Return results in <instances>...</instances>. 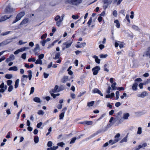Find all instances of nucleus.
<instances>
[{"label":"nucleus","instance_id":"obj_1","mask_svg":"<svg viewBox=\"0 0 150 150\" xmlns=\"http://www.w3.org/2000/svg\"><path fill=\"white\" fill-rule=\"evenodd\" d=\"M83 0H68V2L72 5L78 6L82 2Z\"/></svg>","mask_w":150,"mask_h":150},{"label":"nucleus","instance_id":"obj_2","mask_svg":"<svg viewBox=\"0 0 150 150\" xmlns=\"http://www.w3.org/2000/svg\"><path fill=\"white\" fill-rule=\"evenodd\" d=\"M25 14V12L23 11H21L18 13L16 16L15 19L12 22V23H14L20 20L21 18Z\"/></svg>","mask_w":150,"mask_h":150},{"label":"nucleus","instance_id":"obj_3","mask_svg":"<svg viewBox=\"0 0 150 150\" xmlns=\"http://www.w3.org/2000/svg\"><path fill=\"white\" fill-rule=\"evenodd\" d=\"M14 11V9L9 5L7 6L4 10V11L6 13H11Z\"/></svg>","mask_w":150,"mask_h":150},{"label":"nucleus","instance_id":"obj_4","mask_svg":"<svg viewBox=\"0 0 150 150\" xmlns=\"http://www.w3.org/2000/svg\"><path fill=\"white\" fill-rule=\"evenodd\" d=\"M28 78L27 75H23L21 79V84L23 86H24L25 84L27 82V79Z\"/></svg>","mask_w":150,"mask_h":150},{"label":"nucleus","instance_id":"obj_5","mask_svg":"<svg viewBox=\"0 0 150 150\" xmlns=\"http://www.w3.org/2000/svg\"><path fill=\"white\" fill-rule=\"evenodd\" d=\"M100 70V67L99 66H96L94 67L92 69L93 74L94 75H97Z\"/></svg>","mask_w":150,"mask_h":150},{"label":"nucleus","instance_id":"obj_6","mask_svg":"<svg viewBox=\"0 0 150 150\" xmlns=\"http://www.w3.org/2000/svg\"><path fill=\"white\" fill-rule=\"evenodd\" d=\"M124 44L123 42H121L117 41V42H115V47H117L119 46L120 48H122L124 47Z\"/></svg>","mask_w":150,"mask_h":150},{"label":"nucleus","instance_id":"obj_7","mask_svg":"<svg viewBox=\"0 0 150 150\" xmlns=\"http://www.w3.org/2000/svg\"><path fill=\"white\" fill-rule=\"evenodd\" d=\"M63 90V89H61V87L59 88V86L57 85H56L53 89L50 91L53 92V93L58 92L59 91Z\"/></svg>","mask_w":150,"mask_h":150},{"label":"nucleus","instance_id":"obj_8","mask_svg":"<svg viewBox=\"0 0 150 150\" xmlns=\"http://www.w3.org/2000/svg\"><path fill=\"white\" fill-rule=\"evenodd\" d=\"M73 42V40H70L69 41H67L63 43V45L65 46L66 48L69 47L71 45Z\"/></svg>","mask_w":150,"mask_h":150},{"label":"nucleus","instance_id":"obj_9","mask_svg":"<svg viewBox=\"0 0 150 150\" xmlns=\"http://www.w3.org/2000/svg\"><path fill=\"white\" fill-rule=\"evenodd\" d=\"M12 16V15H10L9 17H8L7 16L4 15L2 16L0 19V22L4 21L7 19L11 17Z\"/></svg>","mask_w":150,"mask_h":150},{"label":"nucleus","instance_id":"obj_10","mask_svg":"<svg viewBox=\"0 0 150 150\" xmlns=\"http://www.w3.org/2000/svg\"><path fill=\"white\" fill-rule=\"evenodd\" d=\"M11 41V40H7L6 41H4L0 43V47L6 45L8 43H10Z\"/></svg>","mask_w":150,"mask_h":150},{"label":"nucleus","instance_id":"obj_11","mask_svg":"<svg viewBox=\"0 0 150 150\" xmlns=\"http://www.w3.org/2000/svg\"><path fill=\"white\" fill-rule=\"evenodd\" d=\"M93 92L94 93H98V94H100L101 96H103V94L101 92V91L99 90H98V89L97 88H94L93 90Z\"/></svg>","mask_w":150,"mask_h":150},{"label":"nucleus","instance_id":"obj_12","mask_svg":"<svg viewBox=\"0 0 150 150\" xmlns=\"http://www.w3.org/2000/svg\"><path fill=\"white\" fill-rule=\"evenodd\" d=\"M29 19L28 18H26L23 19L20 25H25L28 23Z\"/></svg>","mask_w":150,"mask_h":150},{"label":"nucleus","instance_id":"obj_13","mask_svg":"<svg viewBox=\"0 0 150 150\" xmlns=\"http://www.w3.org/2000/svg\"><path fill=\"white\" fill-rule=\"evenodd\" d=\"M122 113V111H119L118 113L117 114V116L116 118H115L114 120V122H116V121L118 120L119 118H120L121 117V115Z\"/></svg>","mask_w":150,"mask_h":150},{"label":"nucleus","instance_id":"obj_14","mask_svg":"<svg viewBox=\"0 0 150 150\" xmlns=\"http://www.w3.org/2000/svg\"><path fill=\"white\" fill-rule=\"evenodd\" d=\"M147 95V93L146 91L143 92L141 94L138 95V96L141 98H144Z\"/></svg>","mask_w":150,"mask_h":150},{"label":"nucleus","instance_id":"obj_15","mask_svg":"<svg viewBox=\"0 0 150 150\" xmlns=\"http://www.w3.org/2000/svg\"><path fill=\"white\" fill-rule=\"evenodd\" d=\"M138 84V83H135L133 84L132 86V88L134 91H135L137 89V87Z\"/></svg>","mask_w":150,"mask_h":150},{"label":"nucleus","instance_id":"obj_16","mask_svg":"<svg viewBox=\"0 0 150 150\" xmlns=\"http://www.w3.org/2000/svg\"><path fill=\"white\" fill-rule=\"evenodd\" d=\"M93 58L95 59V62L98 63L99 64L100 63V59H98V57L96 55H94L92 57Z\"/></svg>","mask_w":150,"mask_h":150},{"label":"nucleus","instance_id":"obj_17","mask_svg":"<svg viewBox=\"0 0 150 150\" xmlns=\"http://www.w3.org/2000/svg\"><path fill=\"white\" fill-rule=\"evenodd\" d=\"M128 134L123 139H122L120 142V143L123 142H126L127 141Z\"/></svg>","mask_w":150,"mask_h":150},{"label":"nucleus","instance_id":"obj_18","mask_svg":"<svg viewBox=\"0 0 150 150\" xmlns=\"http://www.w3.org/2000/svg\"><path fill=\"white\" fill-rule=\"evenodd\" d=\"M68 77L67 76H64L62 79V83H64L68 81Z\"/></svg>","mask_w":150,"mask_h":150},{"label":"nucleus","instance_id":"obj_19","mask_svg":"<svg viewBox=\"0 0 150 150\" xmlns=\"http://www.w3.org/2000/svg\"><path fill=\"white\" fill-rule=\"evenodd\" d=\"M60 54V52H58L56 53L55 55V57L53 58L54 59H59Z\"/></svg>","mask_w":150,"mask_h":150},{"label":"nucleus","instance_id":"obj_20","mask_svg":"<svg viewBox=\"0 0 150 150\" xmlns=\"http://www.w3.org/2000/svg\"><path fill=\"white\" fill-rule=\"evenodd\" d=\"M114 22L116 24V26L117 28H119L120 26V24L119 22V21L118 20H116L114 21Z\"/></svg>","mask_w":150,"mask_h":150},{"label":"nucleus","instance_id":"obj_21","mask_svg":"<svg viewBox=\"0 0 150 150\" xmlns=\"http://www.w3.org/2000/svg\"><path fill=\"white\" fill-rule=\"evenodd\" d=\"M129 116V114L128 113H124L123 115V118L125 120L128 119V117Z\"/></svg>","mask_w":150,"mask_h":150},{"label":"nucleus","instance_id":"obj_22","mask_svg":"<svg viewBox=\"0 0 150 150\" xmlns=\"http://www.w3.org/2000/svg\"><path fill=\"white\" fill-rule=\"evenodd\" d=\"M40 51V48L39 45L38 44H37L35 45V47L34 49V51Z\"/></svg>","mask_w":150,"mask_h":150},{"label":"nucleus","instance_id":"obj_23","mask_svg":"<svg viewBox=\"0 0 150 150\" xmlns=\"http://www.w3.org/2000/svg\"><path fill=\"white\" fill-rule=\"evenodd\" d=\"M19 82V79H17L16 80V81H15V85H14V87H15V88H16L18 87Z\"/></svg>","mask_w":150,"mask_h":150},{"label":"nucleus","instance_id":"obj_24","mask_svg":"<svg viewBox=\"0 0 150 150\" xmlns=\"http://www.w3.org/2000/svg\"><path fill=\"white\" fill-rule=\"evenodd\" d=\"M8 70L9 71L13 70L14 71H17L18 70L17 67L16 66H14L10 67Z\"/></svg>","mask_w":150,"mask_h":150},{"label":"nucleus","instance_id":"obj_25","mask_svg":"<svg viewBox=\"0 0 150 150\" xmlns=\"http://www.w3.org/2000/svg\"><path fill=\"white\" fill-rule=\"evenodd\" d=\"M113 1V3L114 4H116L117 5H119L121 2L122 1V0H119L117 1V0H112Z\"/></svg>","mask_w":150,"mask_h":150},{"label":"nucleus","instance_id":"obj_26","mask_svg":"<svg viewBox=\"0 0 150 150\" xmlns=\"http://www.w3.org/2000/svg\"><path fill=\"white\" fill-rule=\"evenodd\" d=\"M94 103L95 102L94 101L88 102L87 103V105L88 107L92 106L94 104Z\"/></svg>","mask_w":150,"mask_h":150},{"label":"nucleus","instance_id":"obj_27","mask_svg":"<svg viewBox=\"0 0 150 150\" xmlns=\"http://www.w3.org/2000/svg\"><path fill=\"white\" fill-rule=\"evenodd\" d=\"M116 84L117 83L115 82H114L112 84L111 87H112V89L113 90H115L117 89V87L115 86Z\"/></svg>","mask_w":150,"mask_h":150},{"label":"nucleus","instance_id":"obj_28","mask_svg":"<svg viewBox=\"0 0 150 150\" xmlns=\"http://www.w3.org/2000/svg\"><path fill=\"white\" fill-rule=\"evenodd\" d=\"M1 30H0V35H3V36L7 35V34H8L10 32H11L10 31H6V32H5L4 33H1Z\"/></svg>","mask_w":150,"mask_h":150},{"label":"nucleus","instance_id":"obj_29","mask_svg":"<svg viewBox=\"0 0 150 150\" xmlns=\"http://www.w3.org/2000/svg\"><path fill=\"white\" fill-rule=\"evenodd\" d=\"M34 101L37 103H40V99L38 97H35L33 99Z\"/></svg>","mask_w":150,"mask_h":150},{"label":"nucleus","instance_id":"obj_30","mask_svg":"<svg viewBox=\"0 0 150 150\" xmlns=\"http://www.w3.org/2000/svg\"><path fill=\"white\" fill-rule=\"evenodd\" d=\"M35 63L36 64H42V62L41 60L39 59H37L35 62Z\"/></svg>","mask_w":150,"mask_h":150},{"label":"nucleus","instance_id":"obj_31","mask_svg":"<svg viewBox=\"0 0 150 150\" xmlns=\"http://www.w3.org/2000/svg\"><path fill=\"white\" fill-rule=\"evenodd\" d=\"M76 139L77 138L76 137H73L71 139L69 144H71L74 143L75 141L76 140Z\"/></svg>","mask_w":150,"mask_h":150},{"label":"nucleus","instance_id":"obj_32","mask_svg":"<svg viewBox=\"0 0 150 150\" xmlns=\"http://www.w3.org/2000/svg\"><path fill=\"white\" fill-rule=\"evenodd\" d=\"M12 77V75L11 74H6L5 75V77L7 79H11Z\"/></svg>","mask_w":150,"mask_h":150},{"label":"nucleus","instance_id":"obj_33","mask_svg":"<svg viewBox=\"0 0 150 150\" xmlns=\"http://www.w3.org/2000/svg\"><path fill=\"white\" fill-rule=\"evenodd\" d=\"M34 140L35 143H37L39 141V137L38 136H35Z\"/></svg>","mask_w":150,"mask_h":150},{"label":"nucleus","instance_id":"obj_34","mask_svg":"<svg viewBox=\"0 0 150 150\" xmlns=\"http://www.w3.org/2000/svg\"><path fill=\"white\" fill-rule=\"evenodd\" d=\"M103 1L104 4H110L111 3L110 0H103Z\"/></svg>","mask_w":150,"mask_h":150},{"label":"nucleus","instance_id":"obj_35","mask_svg":"<svg viewBox=\"0 0 150 150\" xmlns=\"http://www.w3.org/2000/svg\"><path fill=\"white\" fill-rule=\"evenodd\" d=\"M64 112H62L59 115V119H62L64 116Z\"/></svg>","mask_w":150,"mask_h":150},{"label":"nucleus","instance_id":"obj_36","mask_svg":"<svg viewBox=\"0 0 150 150\" xmlns=\"http://www.w3.org/2000/svg\"><path fill=\"white\" fill-rule=\"evenodd\" d=\"M142 133V128L141 127H139L138 128L137 134H140Z\"/></svg>","mask_w":150,"mask_h":150},{"label":"nucleus","instance_id":"obj_37","mask_svg":"<svg viewBox=\"0 0 150 150\" xmlns=\"http://www.w3.org/2000/svg\"><path fill=\"white\" fill-rule=\"evenodd\" d=\"M96 136V135L94 133L93 134H92L91 135H90V136L88 137V138H87L86 139L87 140H88L92 138L93 137Z\"/></svg>","mask_w":150,"mask_h":150},{"label":"nucleus","instance_id":"obj_38","mask_svg":"<svg viewBox=\"0 0 150 150\" xmlns=\"http://www.w3.org/2000/svg\"><path fill=\"white\" fill-rule=\"evenodd\" d=\"M107 66H108L107 64H105L104 65V71H106L107 72H108L109 71V70L107 69V67H108Z\"/></svg>","mask_w":150,"mask_h":150},{"label":"nucleus","instance_id":"obj_39","mask_svg":"<svg viewBox=\"0 0 150 150\" xmlns=\"http://www.w3.org/2000/svg\"><path fill=\"white\" fill-rule=\"evenodd\" d=\"M28 49V47H24L21 48L18 50L20 52H22L24 50H25L26 49Z\"/></svg>","mask_w":150,"mask_h":150},{"label":"nucleus","instance_id":"obj_40","mask_svg":"<svg viewBox=\"0 0 150 150\" xmlns=\"http://www.w3.org/2000/svg\"><path fill=\"white\" fill-rule=\"evenodd\" d=\"M85 123L87 125H91L93 123V122L91 121H86L85 122Z\"/></svg>","mask_w":150,"mask_h":150},{"label":"nucleus","instance_id":"obj_41","mask_svg":"<svg viewBox=\"0 0 150 150\" xmlns=\"http://www.w3.org/2000/svg\"><path fill=\"white\" fill-rule=\"evenodd\" d=\"M12 83V81L11 80H8L7 81V83L8 86H11Z\"/></svg>","mask_w":150,"mask_h":150},{"label":"nucleus","instance_id":"obj_42","mask_svg":"<svg viewBox=\"0 0 150 150\" xmlns=\"http://www.w3.org/2000/svg\"><path fill=\"white\" fill-rule=\"evenodd\" d=\"M72 18L74 19H77L79 18V16L78 15H73Z\"/></svg>","mask_w":150,"mask_h":150},{"label":"nucleus","instance_id":"obj_43","mask_svg":"<svg viewBox=\"0 0 150 150\" xmlns=\"http://www.w3.org/2000/svg\"><path fill=\"white\" fill-rule=\"evenodd\" d=\"M64 144L62 142L58 143L57 144V145L58 146H60L61 147H63L64 146Z\"/></svg>","mask_w":150,"mask_h":150},{"label":"nucleus","instance_id":"obj_44","mask_svg":"<svg viewBox=\"0 0 150 150\" xmlns=\"http://www.w3.org/2000/svg\"><path fill=\"white\" fill-rule=\"evenodd\" d=\"M35 59L33 58H30L28 60V62H31V61L35 62Z\"/></svg>","mask_w":150,"mask_h":150},{"label":"nucleus","instance_id":"obj_45","mask_svg":"<svg viewBox=\"0 0 150 150\" xmlns=\"http://www.w3.org/2000/svg\"><path fill=\"white\" fill-rule=\"evenodd\" d=\"M13 89V86H10L8 89V91L9 92H11L12 91Z\"/></svg>","mask_w":150,"mask_h":150},{"label":"nucleus","instance_id":"obj_46","mask_svg":"<svg viewBox=\"0 0 150 150\" xmlns=\"http://www.w3.org/2000/svg\"><path fill=\"white\" fill-rule=\"evenodd\" d=\"M142 81V80L140 78H137L134 80L135 83H138L137 82H141Z\"/></svg>","mask_w":150,"mask_h":150},{"label":"nucleus","instance_id":"obj_47","mask_svg":"<svg viewBox=\"0 0 150 150\" xmlns=\"http://www.w3.org/2000/svg\"><path fill=\"white\" fill-rule=\"evenodd\" d=\"M52 142L50 141H49L47 144V146L48 147H51L52 146Z\"/></svg>","mask_w":150,"mask_h":150},{"label":"nucleus","instance_id":"obj_48","mask_svg":"<svg viewBox=\"0 0 150 150\" xmlns=\"http://www.w3.org/2000/svg\"><path fill=\"white\" fill-rule=\"evenodd\" d=\"M44 57V54H40L38 56V59H40L41 60V59H42Z\"/></svg>","mask_w":150,"mask_h":150},{"label":"nucleus","instance_id":"obj_49","mask_svg":"<svg viewBox=\"0 0 150 150\" xmlns=\"http://www.w3.org/2000/svg\"><path fill=\"white\" fill-rule=\"evenodd\" d=\"M50 92L51 94V96L53 97V98H55L56 96L55 94L54 93H53V92L51 91H50Z\"/></svg>","mask_w":150,"mask_h":150},{"label":"nucleus","instance_id":"obj_50","mask_svg":"<svg viewBox=\"0 0 150 150\" xmlns=\"http://www.w3.org/2000/svg\"><path fill=\"white\" fill-rule=\"evenodd\" d=\"M116 99H118L119 98V96H120L119 92L118 91H117L116 92Z\"/></svg>","mask_w":150,"mask_h":150},{"label":"nucleus","instance_id":"obj_51","mask_svg":"<svg viewBox=\"0 0 150 150\" xmlns=\"http://www.w3.org/2000/svg\"><path fill=\"white\" fill-rule=\"evenodd\" d=\"M34 90H35V88L34 87H32L31 88V90H30V95L32 94L33 93L34 91Z\"/></svg>","mask_w":150,"mask_h":150},{"label":"nucleus","instance_id":"obj_52","mask_svg":"<svg viewBox=\"0 0 150 150\" xmlns=\"http://www.w3.org/2000/svg\"><path fill=\"white\" fill-rule=\"evenodd\" d=\"M108 56V55L107 54H101L100 55V57L101 58H105Z\"/></svg>","mask_w":150,"mask_h":150},{"label":"nucleus","instance_id":"obj_53","mask_svg":"<svg viewBox=\"0 0 150 150\" xmlns=\"http://www.w3.org/2000/svg\"><path fill=\"white\" fill-rule=\"evenodd\" d=\"M102 131L103 130H102L100 129L96 132V133H94V134L96 135L98 134L101 133L102 132Z\"/></svg>","mask_w":150,"mask_h":150},{"label":"nucleus","instance_id":"obj_54","mask_svg":"<svg viewBox=\"0 0 150 150\" xmlns=\"http://www.w3.org/2000/svg\"><path fill=\"white\" fill-rule=\"evenodd\" d=\"M9 58L11 59V60H13L15 59V56L13 54H11Z\"/></svg>","mask_w":150,"mask_h":150},{"label":"nucleus","instance_id":"obj_55","mask_svg":"<svg viewBox=\"0 0 150 150\" xmlns=\"http://www.w3.org/2000/svg\"><path fill=\"white\" fill-rule=\"evenodd\" d=\"M125 18L127 19V21H128L129 23H130V21L129 20V16L127 14L126 15Z\"/></svg>","mask_w":150,"mask_h":150},{"label":"nucleus","instance_id":"obj_56","mask_svg":"<svg viewBox=\"0 0 150 150\" xmlns=\"http://www.w3.org/2000/svg\"><path fill=\"white\" fill-rule=\"evenodd\" d=\"M21 58L24 59H25L26 58V53L23 54L21 55Z\"/></svg>","mask_w":150,"mask_h":150},{"label":"nucleus","instance_id":"obj_57","mask_svg":"<svg viewBox=\"0 0 150 150\" xmlns=\"http://www.w3.org/2000/svg\"><path fill=\"white\" fill-rule=\"evenodd\" d=\"M22 109H21L19 112H18V113L17 114V119H18L19 117V116H20V115L21 113V112H22Z\"/></svg>","mask_w":150,"mask_h":150},{"label":"nucleus","instance_id":"obj_58","mask_svg":"<svg viewBox=\"0 0 150 150\" xmlns=\"http://www.w3.org/2000/svg\"><path fill=\"white\" fill-rule=\"evenodd\" d=\"M92 18L91 17L89 19L88 22H87V24L89 25H91V24L92 22Z\"/></svg>","mask_w":150,"mask_h":150},{"label":"nucleus","instance_id":"obj_59","mask_svg":"<svg viewBox=\"0 0 150 150\" xmlns=\"http://www.w3.org/2000/svg\"><path fill=\"white\" fill-rule=\"evenodd\" d=\"M26 43V42H23L21 40H20L18 42V44L20 45H22L23 44H24Z\"/></svg>","mask_w":150,"mask_h":150},{"label":"nucleus","instance_id":"obj_60","mask_svg":"<svg viewBox=\"0 0 150 150\" xmlns=\"http://www.w3.org/2000/svg\"><path fill=\"white\" fill-rule=\"evenodd\" d=\"M44 112H43L42 110H39L38 111V113L39 115H43L44 114Z\"/></svg>","mask_w":150,"mask_h":150},{"label":"nucleus","instance_id":"obj_61","mask_svg":"<svg viewBox=\"0 0 150 150\" xmlns=\"http://www.w3.org/2000/svg\"><path fill=\"white\" fill-rule=\"evenodd\" d=\"M42 122H40L38 123L37 125V127L38 128H40L41 126L42 125Z\"/></svg>","mask_w":150,"mask_h":150},{"label":"nucleus","instance_id":"obj_62","mask_svg":"<svg viewBox=\"0 0 150 150\" xmlns=\"http://www.w3.org/2000/svg\"><path fill=\"white\" fill-rule=\"evenodd\" d=\"M61 21H62L61 20H60L59 21H57L56 22L57 25L58 27L61 24Z\"/></svg>","mask_w":150,"mask_h":150},{"label":"nucleus","instance_id":"obj_63","mask_svg":"<svg viewBox=\"0 0 150 150\" xmlns=\"http://www.w3.org/2000/svg\"><path fill=\"white\" fill-rule=\"evenodd\" d=\"M58 146H53L52 147H50V149L51 150H56L58 148Z\"/></svg>","mask_w":150,"mask_h":150},{"label":"nucleus","instance_id":"obj_64","mask_svg":"<svg viewBox=\"0 0 150 150\" xmlns=\"http://www.w3.org/2000/svg\"><path fill=\"white\" fill-rule=\"evenodd\" d=\"M146 54L149 55V57H150V47L149 48L148 51H147Z\"/></svg>","mask_w":150,"mask_h":150}]
</instances>
